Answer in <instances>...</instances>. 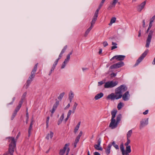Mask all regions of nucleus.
<instances>
[{
    "instance_id": "cd10ccee",
    "label": "nucleus",
    "mask_w": 155,
    "mask_h": 155,
    "mask_svg": "<svg viewBox=\"0 0 155 155\" xmlns=\"http://www.w3.org/2000/svg\"><path fill=\"white\" fill-rule=\"evenodd\" d=\"M121 117L122 115L121 114H119L117 116L116 120V121L117 122V123H118V124L120 122V121L121 120Z\"/></svg>"
},
{
    "instance_id": "c85d7f7f",
    "label": "nucleus",
    "mask_w": 155,
    "mask_h": 155,
    "mask_svg": "<svg viewBox=\"0 0 155 155\" xmlns=\"http://www.w3.org/2000/svg\"><path fill=\"white\" fill-rule=\"evenodd\" d=\"M64 118V114H63L61 117H60L59 119L58 120V125L60 124L62 122L63 119Z\"/></svg>"
},
{
    "instance_id": "7c9ffc66",
    "label": "nucleus",
    "mask_w": 155,
    "mask_h": 155,
    "mask_svg": "<svg viewBox=\"0 0 155 155\" xmlns=\"http://www.w3.org/2000/svg\"><path fill=\"white\" fill-rule=\"evenodd\" d=\"M103 3H102L101 2L98 8L97 9V10L95 11V13L97 14H98L99 10H100V9H101V7L103 5Z\"/></svg>"
},
{
    "instance_id": "6ab92c4d",
    "label": "nucleus",
    "mask_w": 155,
    "mask_h": 155,
    "mask_svg": "<svg viewBox=\"0 0 155 155\" xmlns=\"http://www.w3.org/2000/svg\"><path fill=\"white\" fill-rule=\"evenodd\" d=\"M33 121L34 120L32 118L31 120V124L28 130V137H29L31 134V130L32 128Z\"/></svg>"
},
{
    "instance_id": "a878e982",
    "label": "nucleus",
    "mask_w": 155,
    "mask_h": 155,
    "mask_svg": "<svg viewBox=\"0 0 155 155\" xmlns=\"http://www.w3.org/2000/svg\"><path fill=\"white\" fill-rule=\"evenodd\" d=\"M93 28V27L91 25V26L86 30V31L85 32L84 35L85 37H86L87 36L88 34L89 33L90 31L91 30V29H92Z\"/></svg>"
},
{
    "instance_id": "20e7f679",
    "label": "nucleus",
    "mask_w": 155,
    "mask_h": 155,
    "mask_svg": "<svg viewBox=\"0 0 155 155\" xmlns=\"http://www.w3.org/2000/svg\"><path fill=\"white\" fill-rule=\"evenodd\" d=\"M7 139L9 140V142L11 141V143L9 145L8 152L10 155H13L16 146V141L15 140L14 137H9Z\"/></svg>"
},
{
    "instance_id": "6e6d98bb",
    "label": "nucleus",
    "mask_w": 155,
    "mask_h": 155,
    "mask_svg": "<svg viewBox=\"0 0 155 155\" xmlns=\"http://www.w3.org/2000/svg\"><path fill=\"white\" fill-rule=\"evenodd\" d=\"M15 97H14L13 98V99H12V102L9 103V104H13V102H14L15 100Z\"/></svg>"
},
{
    "instance_id": "393cba45",
    "label": "nucleus",
    "mask_w": 155,
    "mask_h": 155,
    "mask_svg": "<svg viewBox=\"0 0 155 155\" xmlns=\"http://www.w3.org/2000/svg\"><path fill=\"white\" fill-rule=\"evenodd\" d=\"M94 147L97 150L101 151H102L103 150V148L100 146V145L97 144H95L94 145Z\"/></svg>"
},
{
    "instance_id": "5fc2aeb1",
    "label": "nucleus",
    "mask_w": 155,
    "mask_h": 155,
    "mask_svg": "<svg viewBox=\"0 0 155 155\" xmlns=\"http://www.w3.org/2000/svg\"><path fill=\"white\" fill-rule=\"evenodd\" d=\"M69 151H70V149L68 147V148H67V151H66V155H68L69 153Z\"/></svg>"
},
{
    "instance_id": "49530a36",
    "label": "nucleus",
    "mask_w": 155,
    "mask_h": 155,
    "mask_svg": "<svg viewBox=\"0 0 155 155\" xmlns=\"http://www.w3.org/2000/svg\"><path fill=\"white\" fill-rule=\"evenodd\" d=\"M23 101L21 99L20 101H19L18 103V105L20 106H21V105L23 103Z\"/></svg>"
},
{
    "instance_id": "bb28decb",
    "label": "nucleus",
    "mask_w": 155,
    "mask_h": 155,
    "mask_svg": "<svg viewBox=\"0 0 155 155\" xmlns=\"http://www.w3.org/2000/svg\"><path fill=\"white\" fill-rule=\"evenodd\" d=\"M109 144L111 145V146L113 145L117 150H118L119 149L118 145L116 144L115 142L114 141H113L112 143Z\"/></svg>"
},
{
    "instance_id": "de8ad7c7",
    "label": "nucleus",
    "mask_w": 155,
    "mask_h": 155,
    "mask_svg": "<svg viewBox=\"0 0 155 155\" xmlns=\"http://www.w3.org/2000/svg\"><path fill=\"white\" fill-rule=\"evenodd\" d=\"M72 113V111L71 110H70L68 113L67 116H68V117H70V116L71 115Z\"/></svg>"
},
{
    "instance_id": "a211bd4d",
    "label": "nucleus",
    "mask_w": 155,
    "mask_h": 155,
    "mask_svg": "<svg viewBox=\"0 0 155 155\" xmlns=\"http://www.w3.org/2000/svg\"><path fill=\"white\" fill-rule=\"evenodd\" d=\"M33 79L30 77H29L28 80L27 81L26 85H25V87L26 89H27L30 84H31V81H33Z\"/></svg>"
},
{
    "instance_id": "6e6552de",
    "label": "nucleus",
    "mask_w": 155,
    "mask_h": 155,
    "mask_svg": "<svg viewBox=\"0 0 155 155\" xmlns=\"http://www.w3.org/2000/svg\"><path fill=\"white\" fill-rule=\"evenodd\" d=\"M124 65V62L120 61L116 64L111 65L110 67V68L111 69L118 68L123 66Z\"/></svg>"
},
{
    "instance_id": "4be33fe9",
    "label": "nucleus",
    "mask_w": 155,
    "mask_h": 155,
    "mask_svg": "<svg viewBox=\"0 0 155 155\" xmlns=\"http://www.w3.org/2000/svg\"><path fill=\"white\" fill-rule=\"evenodd\" d=\"M53 133L52 131H50V134H48L46 137V139L49 140V137L51 139H52L53 137Z\"/></svg>"
},
{
    "instance_id": "f8f14e48",
    "label": "nucleus",
    "mask_w": 155,
    "mask_h": 155,
    "mask_svg": "<svg viewBox=\"0 0 155 155\" xmlns=\"http://www.w3.org/2000/svg\"><path fill=\"white\" fill-rule=\"evenodd\" d=\"M146 4V1H145L142 2L140 5H138L137 7V11L140 12L144 8Z\"/></svg>"
},
{
    "instance_id": "2eb2a0df",
    "label": "nucleus",
    "mask_w": 155,
    "mask_h": 155,
    "mask_svg": "<svg viewBox=\"0 0 155 155\" xmlns=\"http://www.w3.org/2000/svg\"><path fill=\"white\" fill-rule=\"evenodd\" d=\"M69 144H66L63 148L62 149H61L59 152V155H64V154L65 153L66 150L67 149V147L68 146Z\"/></svg>"
},
{
    "instance_id": "dca6fc26",
    "label": "nucleus",
    "mask_w": 155,
    "mask_h": 155,
    "mask_svg": "<svg viewBox=\"0 0 155 155\" xmlns=\"http://www.w3.org/2000/svg\"><path fill=\"white\" fill-rule=\"evenodd\" d=\"M148 118H147L145 121H142L140 122V129H141L144 126L147 125L148 124Z\"/></svg>"
},
{
    "instance_id": "09e8293b",
    "label": "nucleus",
    "mask_w": 155,
    "mask_h": 155,
    "mask_svg": "<svg viewBox=\"0 0 155 155\" xmlns=\"http://www.w3.org/2000/svg\"><path fill=\"white\" fill-rule=\"evenodd\" d=\"M66 63H65V62H63L62 65V66L61 67V68H64L66 65Z\"/></svg>"
},
{
    "instance_id": "58836bf2",
    "label": "nucleus",
    "mask_w": 155,
    "mask_h": 155,
    "mask_svg": "<svg viewBox=\"0 0 155 155\" xmlns=\"http://www.w3.org/2000/svg\"><path fill=\"white\" fill-rule=\"evenodd\" d=\"M49 118H50L48 116L47 117L46 121V128H48V123H49Z\"/></svg>"
},
{
    "instance_id": "bf43d9fd",
    "label": "nucleus",
    "mask_w": 155,
    "mask_h": 155,
    "mask_svg": "<svg viewBox=\"0 0 155 155\" xmlns=\"http://www.w3.org/2000/svg\"><path fill=\"white\" fill-rule=\"evenodd\" d=\"M94 155H100V153L98 152H96L94 153Z\"/></svg>"
},
{
    "instance_id": "5701e85b",
    "label": "nucleus",
    "mask_w": 155,
    "mask_h": 155,
    "mask_svg": "<svg viewBox=\"0 0 155 155\" xmlns=\"http://www.w3.org/2000/svg\"><path fill=\"white\" fill-rule=\"evenodd\" d=\"M80 124H81V122H79L78 124L77 125V126H76V127H75V128L74 129V133L75 134H76V133L78 130L79 128V127H80Z\"/></svg>"
},
{
    "instance_id": "4d7b16f0",
    "label": "nucleus",
    "mask_w": 155,
    "mask_h": 155,
    "mask_svg": "<svg viewBox=\"0 0 155 155\" xmlns=\"http://www.w3.org/2000/svg\"><path fill=\"white\" fill-rule=\"evenodd\" d=\"M70 106V104H68L64 108V109L66 110Z\"/></svg>"
},
{
    "instance_id": "c756f323",
    "label": "nucleus",
    "mask_w": 155,
    "mask_h": 155,
    "mask_svg": "<svg viewBox=\"0 0 155 155\" xmlns=\"http://www.w3.org/2000/svg\"><path fill=\"white\" fill-rule=\"evenodd\" d=\"M132 133V131L131 130H129L128 132L127 133V138H129L130 137H131Z\"/></svg>"
},
{
    "instance_id": "a18cd8bd",
    "label": "nucleus",
    "mask_w": 155,
    "mask_h": 155,
    "mask_svg": "<svg viewBox=\"0 0 155 155\" xmlns=\"http://www.w3.org/2000/svg\"><path fill=\"white\" fill-rule=\"evenodd\" d=\"M101 142V139L100 138H99L97 141V144L100 145Z\"/></svg>"
},
{
    "instance_id": "37998d69",
    "label": "nucleus",
    "mask_w": 155,
    "mask_h": 155,
    "mask_svg": "<svg viewBox=\"0 0 155 155\" xmlns=\"http://www.w3.org/2000/svg\"><path fill=\"white\" fill-rule=\"evenodd\" d=\"M155 19V15L153 16L150 19V22L152 23Z\"/></svg>"
},
{
    "instance_id": "1a4fd4ad",
    "label": "nucleus",
    "mask_w": 155,
    "mask_h": 155,
    "mask_svg": "<svg viewBox=\"0 0 155 155\" xmlns=\"http://www.w3.org/2000/svg\"><path fill=\"white\" fill-rule=\"evenodd\" d=\"M125 56L122 55H115L112 57L110 60L111 61H112L113 60L115 59L117 61H121L124 60Z\"/></svg>"
},
{
    "instance_id": "473e14b6",
    "label": "nucleus",
    "mask_w": 155,
    "mask_h": 155,
    "mask_svg": "<svg viewBox=\"0 0 155 155\" xmlns=\"http://www.w3.org/2000/svg\"><path fill=\"white\" fill-rule=\"evenodd\" d=\"M116 18L115 17H113L110 20V23L109 25H110L112 23H114L116 21Z\"/></svg>"
},
{
    "instance_id": "052dcab7",
    "label": "nucleus",
    "mask_w": 155,
    "mask_h": 155,
    "mask_svg": "<svg viewBox=\"0 0 155 155\" xmlns=\"http://www.w3.org/2000/svg\"><path fill=\"white\" fill-rule=\"evenodd\" d=\"M148 110H147L145 112H143V114L144 115H146L148 114Z\"/></svg>"
},
{
    "instance_id": "f3484780",
    "label": "nucleus",
    "mask_w": 155,
    "mask_h": 155,
    "mask_svg": "<svg viewBox=\"0 0 155 155\" xmlns=\"http://www.w3.org/2000/svg\"><path fill=\"white\" fill-rule=\"evenodd\" d=\"M129 92L126 91L123 95L122 97L124 101H126L129 99L128 95H129Z\"/></svg>"
},
{
    "instance_id": "f03ea898",
    "label": "nucleus",
    "mask_w": 155,
    "mask_h": 155,
    "mask_svg": "<svg viewBox=\"0 0 155 155\" xmlns=\"http://www.w3.org/2000/svg\"><path fill=\"white\" fill-rule=\"evenodd\" d=\"M130 142V141L129 139L127 138V141L124 144V145L126 146V150H124V143H122L120 144V147L122 155H129V153L131 152V147L130 145H128Z\"/></svg>"
},
{
    "instance_id": "9b49d317",
    "label": "nucleus",
    "mask_w": 155,
    "mask_h": 155,
    "mask_svg": "<svg viewBox=\"0 0 155 155\" xmlns=\"http://www.w3.org/2000/svg\"><path fill=\"white\" fill-rule=\"evenodd\" d=\"M59 104V101H56L55 103L54 104L52 110H50V111L51 112V117L52 116L54 112Z\"/></svg>"
},
{
    "instance_id": "9d476101",
    "label": "nucleus",
    "mask_w": 155,
    "mask_h": 155,
    "mask_svg": "<svg viewBox=\"0 0 155 155\" xmlns=\"http://www.w3.org/2000/svg\"><path fill=\"white\" fill-rule=\"evenodd\" d=\"M38 64V63H37L34 66L33 69L32 70L31 72V75L29 77L33 79L34 78L35 76V72L37 70V66Z\"/></svg>"
},
{
    "instance_id": "7ed1b4c3",
    "label": "nucleus",
    "mask_w": 155,
    "mask_h": 155,
    "mask_svg": "<svg viewBox=\"0 0 155 155\" xmlns=\"http://www.w3.org/2000/svg\"><path fill=\"white\" fill-rule=\"evenodd\" d=\"M117 112V110L116 109H114L111 112L112 117L110 120L111 122L109 124V127L111 129H114L116 128L118 124V123H117L114 119Z\"/></svg>"
},
{
    "instance_id": "72a5a7b5",
    "label": "nucleus",
    "mask_w": 155,
    "mask_h": 155,
    "mask_svg": "<svg viewBox=\"0 0 155 155\" xmlns=\"http://www.w3.org/2000/svg\"><path fill=\"white\" fill-rule=\"evenodd\" d=\"M65 94V93L64 92H62L59 95V96L58 97V99L60 100H61L62 97L64 96V95Z\"/></svg>"
},
{
    "instance_id": "864d4df0",
    "label": "nucleus",
    "mask_w": 155,
    "mask_h": 155,
    "mask_svg": "<svg viewBox=\"0 0 155 155\" xmlns=\"http://www.w3.org/2000/svg\"><path fill=\"white\" fill-rule=\"evenodd\" d=\"M62 54H61V53H60V54H59V56L58 58L57 59L59 60L61 58V57H62Z\"/></svg>"
},
{
    "instance_id": "c03bdc74",
    "label": "nucleus",
    "mask_w": 155,
    "mask_h": 155,
    "mask_svg": "<svg viewBox=\"0 0 155 155\" xmlns=\"http://www.w3.org/2000/svg\"><path fill=\"white\" fill-rule=\"evenodd\" d=\"M103 46L104 47H105L107 46L108 45V44L107 42V41H105L103 43Z\"/></svg>"
},
{
    "instance_id": "79ce46f5",
    "label": "nucleus",
    "mask_w": 155,
    "mask_h": 155,
    "mask_svg": "<svg viewBox=\"0 0 155 155\" xmlns=\"http://www.w3.org/2000/svg\"><path fill=\"white\" fill-rule=\"evenodd\" d=\"M104 83V81H101L98 82V86H99L102 85Z\"/></svg>"
},
{
    "instance_id": "c9c22d12",
    "label": "nucleus",
    "mask_w": 155,
    "mask_h": 155,
    "mask_svg": "<svg viewBox=\"0 0 155 155\" xmlns=\"http://www.w3.org/2000/svg\"><path fill=\"white\" fill-rule=\"evenodd\" d=\"M17 113V112H16L15 111H14V113L12 114V115L11 117V120H13L14 119V118L16 115Z\"/></svg>"
},
{
    "instance_id": "39448f33",
    "label": "nucleus",
    "mask_w": 155,
    "mask_h": 155,
    "mask_svg": "<svg viewBox=\"0 0 155 155\" xmlns=\"http://www.w3.org/2000/svg\"><path fill=\"white\" fill-rule=\"evenodd\" d=\"M118 83L117 81H108L105 83L104 87L105 88H112L116 86Z\"/></svg>"
},
{
    "instance_id": "423d86ee",
    "label": "nucleus",
    "mask_w": 155,
    "mask_h": 155,
    "mask_svg": "<svg viewBox=\"0 0 155 155\" xmlns=\"http://www.w3.org/2000/svg\"><path fill=\"white\" fill-rule=\"evenodd\" d=\"M149 52V50L147 49L141 55L137 60L136 62L134 65V67H135L145 57L147 54Z\"/></svg>"
},
{
    "instance_id": "13d9d810",
    "label": "nucleus",
    "mask_w": 155,
    "mask_h": 155,
    "mask_svg": "<svg viewBox=\"0 0 155 155\" xmlns=\"http://www.w3.org/2000/svg\"><path fill=\"white\" fill-rule=\"evenodd\" d=\"M152 26V23L150 22L148 28H149V29H150L151 28Z\"/></svg>"
},
{
    "instance_id": "4468645a",
    "label": "nucleus",
    "mask_w": 155,
    "mask_h": 155,
    "mask_svg": "<svg viewBox=\"0 0 155 155\" xmlns=\"http://www.w3.org/2000/svg\"><path fill=\"white\" fill-rule=\"evenodd\" d=\"M98 16V14L94 13V16L92 18V20L91 22V26L93 27L94 24L96 21H97V18Z\"/></svg>"
},
{
    "instance_id": "e433bc0d",
    "label": "nucleus",
    "mask_w": 155,
    "mask_h": 155,
    "mask_svg": "<svg viewBox=\"0 0 155 155\" xmlns=\"http://www.w3.org/2000/svg\"><path fill=\"white\" fill-rule=\"evenodd\" d=\"M67 45L65 46L62 49V50L61 53L63 54L65 52V50H66V49H67Z\"/></svg>"
},
{
    "instance_id": "0eeeda50",
    "label": "nucleus",
    "mask_w": 155,
    "mask_h": 155,
    "mask_svg": "<svg viewBox=\"0 0 155 155\" xmlns=\"http://www.w3.org/2000/svg\"><path fill=\"white\" fill-rule=\"evenodd\" d=\"M153 31L151 30L148 34L147 39L146 40V47L148 48L151 42V40L152 39Z\"/></svg>"
},
{
    "instance_id": "412c9836",
    "label": "nucleus",
    "mask_w": 155,
    "mask_h": 155,
    "mask_svg": "<svg viewBox=\"0 0 155 155\" xmlns=\"http://www.w3.org/2000/svg\"><path fill=\"white\" fill-rule=\"evenodd\" d=\"M103 95L104 94L102 93H100L95 95L94 97V99L96 100H97L102 97L103 96Z\"/></svg>"
},
{
    "instance_id": "f257e3e1",
    "label": "nucleus",
    "mask_w": 155,
    "mask_h": 155,
    "mask_svg": "<svg viewBox=\"0 0 155 155\" xmlns=\"http://www.w3.org/2000/svg\"><path fill=\"white\" fill-rule=\"evenodd\" d=\"M127 90L126 86L124 85H121L115 89V94L112 93L109 95L107 98L114 100L120 98L122 96V93Z\"/></svg>"
},
{
    "instance_id": "ea45409f",
    "label": "nucleus",
    "mask_w": 155,
    "mask_h": 155,
    "mask_svg": "<svg viewBox=\"0 0 155 155\" xmlns=\"http://www.w3.org/2000/svg\"><path fill=\"white\" fill-rule=\"evenodd\" d=\"M118 2V0H113L112 3L111 4L114 7H115L116 4Z\"/></svg>"
},
{
    "instance_id": "ddd939ff",
    "label": "nucleus",
    "mask_w": 155,
    "mask_h": 155,
    "mask_svg": "<svg viewBox=\"0 0 155 155\" xmlns=\"http://www.w3.org/2000/svg\"><path fill=\"white\" fill-rule=\"evenodd\" d=\"M83 134V132L82 131H81L79 134L78 135V136L76 138L75 141L74 143V148L76 147L77 146V144L79 142V139L80 138V137H81V136Z\"/></svg>"
},
{
    "instance_id": "3c124183",
    "label": "nucleus",
    "mask_w": 155,
    "mask_h": 155,
    "mask_svg": "<svg viewBox=\"0 0 155 155\" xmlns=\"http://www.w3.org/2000/svg\"><path fill=\"white\" fill-rule=\"evenodd\" d=\"M59 61V60L57 59L55 61L54 65H56L58 63V61Z\"/></svg>"
},
{
    "instance_id": "4c0bfd02",
    "label": "nucleus",
    "mask_w": 155,
    "mask_h": 155,
    "mask_svg": "<svg viewBox=\"0 0 155 155\" xmlns=\"http://www.w3.org/2000/svg\"><path fill=\"white\" fill-rule=\"evenodd\" d=\"M26 95H27L26 92H25L23 94V95H22L21 98V100L23 101L24 100V99H25V97L26 96Z\"/></svg>"
},
{
    "instance_id": "69168bd1",
    "label": "nucleus",
    "mask_w": 155,
    "mask_h": 155,
    "mask_svg": "<svg viewBox=\"0 0 155 155\" xmlns=\"http://www.w3.org/2000/svg\"><path fill=\"white\" fill-rule=\"evenodd\" d=\"M69 61V60H68V59L67 60V59L66 58L65 59L64 62H65V63L66 64H67L68 63V62Z\"/></svg>"
},
{
    "instance_id": "e2e57ef3",
    "label": "nucleus",
    "mask_w": 155,
    "mask_h": 155,
    "mask_svg": "<svg viewBox=\"0 0 155 155\" xmlns=\"http://www.w3.org/2000/svg\"><path fill=\"white\" fill-rule=\"evenodd\" d=\"M143 27H145V20H143Z\"/></svg>"
},
{
    "instance_id": "338daca9",
    "label": "nucleus",
    "mask_w": 155,
    "mask_h": 155,
    "mask_svg": "<svg viewBox=\"0 0 155 155\" xmlns=\"http://www.w3.org/2000/svg\"><path fill=\"white\" fill-rule=\"evenodd\" d=\"M70 58V57L69 55H67V58H66L67 59H68V60H69Z\"/></svg>"
},
{
    "instance_id": "603ef678",
    "label": "nucleus",
    "mask_w": 155,
    "mask_h": 155,
    "mask_svg": "<svg viewBox=\"0 0 155 155\" xmlns=\"http://www.w3.org/2000/svg\"><path fill=\"white\" fill-rule=\"evenodd\" d=\"M117 48V46H114L111 47V50H113V49L116 48Z\"/></svg>"
},
{
    "instance_id": "8fccbe9b",
    "label": "nucleus",
    "mask_w": 155,
    "mask_h": 155,
    "mask_svg": "<svg viewBox=\"0 0 155 155\" xmlns=\"http://www.w3.org/2000/svg\"><path fill=\"white\" fill-rule=\"evenodd\" d=\"M113 7H114V5H112V4H111V5H110L108 8L107 9L109 10H110Z\"/></svg>"
},
{
    "instance_id": "680f3d73",
    "label": "nucleus",
    "mask_w": 155,
    "mask_h": 155,
    "mask_svg": "<svg viewBox=\"0 0 155 155\" xmlns=\"http://www.w3.org/2000/svg\"><path fill=\"white\" fill-rule=\"evenodd\" d=\"M111 77H114L116 76V74H115L114 73H113L111 74Z\"/></svg>"
},
{
    "instance_id": "a19ab883",
    "label": "nucleus",
    "mask_w": 155,
    "mask_h": 155,
    "mask_svg": "<svg viewBox=\"0 0 155 155\" xmlns=\"http://www.w3.org/2000/svg\"><path fill=\"white\" fill-rule=\"evenodd\" d=\"M21 107L20 106H19V105L17 106V107H16L14 111H15L16 112H17L18 111V110H19V109Z\"/></svg>"
},
{
    "instance_id": "b1692460",
    "label": "nucleus",
    "mask_w": 155,
    "mask_h": 155,
    "mask_svg": "<svg viewBox=\"0 0 155 155\" xmlns=\"http://www.w3.org/2000/svg\"><path fill=\"white\" fill-rule=\"evenodd\" d=\"M74 94L72 91H70L69 95V99L70 100V102L72 101V99L74 97Z\"/></svg>"
},
{
    "instance_id": "0e129e2a",
    "label": "nucleus",
    "mask_w": 155,
    "mask_h": 155,
    "mask_svg": "<svg viewBox=\"0 0 155 155\" xmlns=\"http://www.w3.org/2000/svg\"><path fill=\"white\" fill-rule=\"evenodd\" d=\"M56 65H54L53 64V65L51 68V69H52L53 70H54V69H55V67Z\"/></svg>"
},
{
    "instance_id": "774afa93",
    "label": "nucleus",
    "mask_w": 155,
    "mask_h": 155,
    "mask_svg": "<svg viewBox=\"0 0 155 155\" xmlns=\"http://www.w3.org/2000/svg\"><path fill=\"white\" fill-rule=\"evenodd\" d=\"M8 154H9V153L8 150V151L5 153L3 155H8Z\"/></svg>"
},
{
    "instance_id": "2f4dec72",
    "label": "nucleus",
    "mask_w": 155,
    "mask_h": 155,
    "mask_svg": "<svg viewBox=\"0 0 155 155\" xmlns=\"http://www.w3.org/2000/svg\"><path fill=\"white\" fill-rule=\"evenodd\" d=\"M78 104L76 102H75L73 106V109H72V113H74L75 110L76 109V107L77 106H78Z\"/></svg>"
},
{
    "instance_id": "aec40b11",
    "label": "nucleus",
    "mask_w": 155,
    "mask_h": 155,
    "mask_svg": "<svg viewBox=\"0 0 155 155\" xmlns=\"http://www.w3.org/2000/svg\"><path fill=\"white\" fill-rule=\"evenodd\" d=\"M111 145L108 144L107 148H105V152L107 155H108L110 153V150Z\"/></svg>"
},
{
    "instance_id": "f704fd0d",
    "label": "nucleus",
    "mask_w": 155,
    "mask_h": 155,
    "mask_svg": "<svg viewBox=\"0 0 155 155\" xmlns=\"http://www.w3.org/2000/svg\"><path fill=\"white\" fill-rule=\"evenodd\" d=\"M123 107L122 103L121 102L119 103L117 105V108L118 110H120Z\"/></svg>"
}]
</instances>
